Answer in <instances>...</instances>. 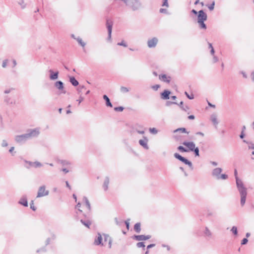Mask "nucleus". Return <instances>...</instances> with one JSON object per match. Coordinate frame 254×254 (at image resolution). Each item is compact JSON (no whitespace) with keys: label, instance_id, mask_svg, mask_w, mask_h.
Returning <instances> with one entry per match:
<instances>
[{"label":"nucleus","instance_id":"f257e3e1","mask_svg":"<svg viewBox=\"0 0 254 254\" xmlns=\"http://www.w3.org/2000/svg\"><path fill=\"white\" fill-rule=\"evenodd\" d=\"M234 175L236 181L237 189L241 196V204L243 206L245 205L247 195V189L245 187L243 181L238 177L237 171H234Z\"/></svg>","mask_w":254,"mask_h":254},{"label":"nucleus","instance_id":"f03ea898","mask_svg":"<svg viewBox=\"0 0 254 254\" xmlns=\"http://www.w3.org/2000/svg\"><path fill=\"white\" fill-rule=\"evenodd\" d=\"M39 134V131L38 129H34L31 130L29 133L17 135L15 137V140L17 142H22L26 141L29 138L37 136Z\"/></svg>","mask_w":254,"mask_h":254},{"label":"nucleus","instance_id":"7ed1b4c3","mask_svg":"<svg viewBox=\"0 0 254 254\" xmlns=\"http://www.w3.org/2000/svg\"><path fill=\"white\" fill-rule=\"evenodd\" d=\"M94 244L96 245H101L102 246H106L108 245L109 248H111L112 240L111 238L106 235H104V241H103V237L99 233L98 234L97 238L94 241Z\"/></svg>","mask_w":254,"mask_h":254},{"label":"nucleus","instance_id":"20e7f679","mask_svg":"<svg viewBox=\"0 0 254 254\" xmlns=\"http://www.w3.org/2000/svg\"><path fill=\"white\" fill-rule=\"evenodd\" d=\"M197 18L198 23H199L200 27L201 28L205 29L206 28V26L204 22L207 19L206 14L202 10H199L198 12Z\"/></svg>","mask_w":254,"mask_h":254},{"label":"nucleus","instance_id":"39448f33","mask_svg":"<svg viewBox=\"0 0 254 254\" xmlns=\"http://www.w3.org/2000/svg\"><path fill=\"white\" fill-rule=\"evenodd\" d=\"M222 169L220 168H216L213 170L212 174L213 176L215 177L217 179L226 180L227 178V175L225 174L220 175Z\"/></svg>","mask_w":254,"mask_h":254},{"label":"nucleus","instance_id":"423d86ee","mask_svg":"<svg viewBox=\"0 0 254 254\" xmlns=\"http://www.w3.org/2000/svg\"><path fill=\"white\" fill-rule=\"evenodd\" d=\"M49 194V191L46 190L45 186H41L38 191L37 197H41L48 195Z\"/></svg>","mask_w":254,"mask_h":254},{"label":"nucleus","instance_id":"0eeeda50","mask_svg":"<svg viewBox=\"0 0 254 254\" xmlns=\"http://www.w3.org/2000/svg\"><path fill=\"white\" fill-rule=\"evenodd\" d=\"M174 156L175 157V158H176L177 159H179V160H180L181 161L183 162L184 164H185L186 165H188L191 169L192 168L191 163L190 161L187 160V159H186L184 157H182V156H181L178 153H175L174 154Z\"/></svg>","mask_w":254,"mask_h":254},{"label":"nucleus","instance_id":"6e6552de","mask_svg":"<svg viewBox=\"0 0 254 254\" xmlns=\"http://www.w3.org/2000/svg\"><path fill=\"white\" fill-rule=\"evenodd\" d=\"M132 9L136 10L141 6V3L138 0H129V3Z\"/></svg>","mask_w":254,"mask_h":254},{"label":"nucleus","instance_id":"1a4fd4ad","mask_svg":"<svg viewBox=\"0 0 254 254\" xmlns=\"http://www.w3.org/2000/svg\"><path fill=\"white\" fill-rule=\"evenodd\" d=\"M148 139L146 137L144 136L143 139L139 140V144L142 146L144 149H148L149 147L148 146Z\"/></svg>","mask_w":254,"mask_h":254},{"label":"nucleus","instance_id":"9d476101","mask_svg":"<svg viewBox=\"0 0 254 254\" xmlns=\"http://www.w3.org/2000/svg\"><path fill=\"white\" fill-rule=\"evenodd\" d=\"M183 144L187 147L189 150L192 151H193L195 147L194 143L192 141H184Z\"/></svg>","mask_w":254,"mask_h":254},{"label":"nucleus","instance_id":"9b49d317","mask_svg":"<svg viewBox=\"0 0 254 254\" xmlns=\"http://www.w3.org/2000/svg\"><path fill=\"white\" fill-rule=\"evenodd\" d=\"M159 78L161 81L167 83H169L171 81V77L164 74L159 75Z\"/></svg>","mask_w":254,"mask_h":254},{"label":"nucleus","instance_id":"f8f14e48","mask_svg":"<svg viewBox=\"0 0 254 254\" xmlns=\"http://www.w3.org/2000/svg\"><path fill=\"white\" fill-rule=\"evenodd\" d=\"M158 42V39L156 38H153L148 41V46L149 48L155 47Z\"/></svg>","mask_w":254,"mask_h":254},{"label":"nucleus","instance_id":"ddd939ff","mask_svg":"<svg viewBox=\"0 0 254 254\" xmlns=\"http://www.w3.org/2000/svg\"><path fill=\"white\" fill-rule=\"evenodd\" d=\"M135 239L137 241H143V240H146L151 238V236L150 235H137L134 236Z\"/></svg>","mask_w":254,"mask_h":254},{"label":"nucleus","instance_id":"4468645a","mask_svg":"<svg viewBox=\"0 0 254 254\" xmlns=\"http://www.w3.org/2000/svg\"><path fill=\"white\" fill-rule=\"evenodd\" d=\"M171 94V92L168 90H165L161 93V98L164 100H167L169 99V95Z\"/></svg>","mask_w":254,"mask_h":254},{"label":"nucleus","instance_id":"2eb2a0df","mask_svg":"<svg viewBox=\"0 0 254 254\" xmlns=\"http://www.w3.org/2000/svg\"><path fill=\"white\" fill-rule=\"evenodd\" d=\"M107 28L108 31V39L109 40H111V34H112V23H109V22H107Z\"/></svg>","mask_w":254,"mask_h":254},{"label":"nucleus","instance_id":"dca6fc26","mask_svg":"<svg viewBox=\"0 0 254 254\" xmlns=\"http://www.w3.org/2000/svg\"><path fill=\"white\" fill-rule=\"evenodd\" d=\"M210 119L214 125H215L216 126H217V125L218 124V121L217 117L216 115H215V114L211 115V116L210 117Z\"/></svg>","mask_w":254,"mask_h":254},{"label":"nucleus","instance_id":"f3484780","mask_svg":"<svg viewBox=\"0 0 254 254\" xmlns=\"http://www.w3.org/2000/svg\"><path fill=\"white\" fill-rule=\"evenodd\" d=\"M49 72L51 73L50 77L51 80H55L58 78L59 72L58 71L54 72L52 70H50Z\"/></svg>","mask_w":254,"mask_h":254},{"label":"nucleus","instance_id":"a211bd4d","mask_svg":"<svg viewBox=\"0 0 254 254\" xmlns=\"http://www.w3.org/2000/svg\"><path fill=\"white\" fill-rule=\"evenodd\" d=\"M103 99L106 101V104L107 106L112 107V104L111 103L109 98H108V97L107 95H104L103 96Z\"/></svg>","mask_w":254,"mask_h":254},{"label":"nucleus","instance_id":"6ab92c4d","mask_svg":"<svg viewBox=\"0 0 254 254\" xmlns=\"http://www.w3.org/2000/svg\"><path fill=\"white\" fill-rule=\"evenodd\" d=\"M19 203L21 204V205H23L24 206H28V203L27 199L25 197H22L20 199V200L19 201Z\"/></svg>","mask_w":254,"mask_h":254},{"label":"nucleus","instance_id":"aec40b11","mask_svg":"<svg viewBox=\"0 0 254 254\" xmlns=\"http://www.w3.org/2000/svg\"><path fill=\"white\" fill-rule=\"evenodd\" d=\"M56 86L60 90L64 89L63 83L61 81H57L55 83Z\"/></svg>","mask_w":254,"mask_h":254},{"label":"nucleus","instance_id":"412c9836","mask_svg":"<svg viewBox=\"0 0 254 254\" xmlns=\"http://www.w3.org/2000/svg\"><path fill=\"white\" fill-rule=\"evenodd\" d=\"M70 82L74 86H76L78 85V81L74 77H70Z\"/></svg>","mask_w":254,"mask_h":254},{"label":"nucleus","instance_id":"4be33fe9","mask_svg":"<svg viewBox=\"0 0 254 254\" xmlns=\"http://www.w3.org/2000/svg\"><path fill=\"white\" fill-rule=\"evenodd\" d=\"M109 184V179L108 178H107L104 181L103 184V189L105 190H107L108 189V185Z\"/></svg>","mask_w":254,"mask_h":254},{"label":"nucleus","instance_id":"5701e85b","mask_svg":"<svg viewBox=\"0 0 254 254\" xmlns=\"http://www.w3.org/2000/svg\"><path fill=\"white\" fill-rule=\"evenodd\" d=\"M74 39H75L78 43L83 47L85 46V43L82 41V39L80 37H77L76 38H74L73 35L72 36Z\"/></svg>","mask_w":254,"mask_h":254},{"label":"nucleus","instance_id":"b1692460","mask_svg":"<svg viewBox=\"0 0 254 254\" xmlns=\"http://www.w3.org/2000/svg\"><path fill=\"white\" fill-rule=\"evenodd\" d=\"M134 229L137 233H139L141 230L140 224L139 223H136L134 225Z\"/></svg>","mask_w":254,"mask_h":254},{"label":"nucleus","instance_id":"393cba45","mask_svg":"<svg viewBox=\"0 0 254 254\" xmlns=\"http://www.w3.org/2000/svg\"><path fill=\"white\" fill-rule=\"evenodd\" d=\"M83 200L85 202L86 207L88 210H90V204L87 197H84Z\"/></svg>","mask_w":254,"mask_h":254},{"label":"nucleus","instance_id":"a878e982","mask_svg":"<svg viewBox=\"0 0 254 254\" xmlns=\"http://www.w3.org/2000/svg\"><path fill=\"white\" fill-rule=\"evenodd\" d=\"M83 200L85 202L86 207L88 210H90V204L87 197H84Z\"/></svg>","mask_w":254,"mask_h":254},{"label":"nucleus","instance_id":"bb28decb","mask_svg":"<svg viewBox=\"0 0 254 254\" xmlns=\"http://www.w3.org/2000/svg\"><path fill=\"white\" fill-rule=\"evenodd\" d=\"M204 234H205V236H206L207 237H210L211 236V231L207 227L205 228Z\"/></svg>","mask_w":254,"mask_h":254},{"label":"nucleus","instance_id":"cd10ccee","mask_svg":"<svg viewBox=\"0 0 254 254\" xmlns=\"http://www.w3.org/2000/svg\"><path fill=\"white\" fill-rule=\"evenodd\" d=\"M80 221L86 227H87V228H89V226L91 224V222L89 221H87L86 222H84L82 220H81Z\"/></svg>","mask_w":254,"mask_h":254},{"label":"nucleus","instance_id":"c85d7f7f","mask_svg":"<svg viewBox=\"0 0 254 254\" xmlns=\"http://www.w3.org/2000/svg\"><path fill=\"white\" fill-rule=\"evenodd\" d=\"M149 131L150 133L154 134H156L158 132V130H157V129L154 127L150 128Z\"/></svg>","mask_w":254,"mask_h":254},{"label":"nucleus","instance_id":"c756f323","mask_svg":"<svg viewBox=\"0 0 254 254\" xmlns=\"http://www.w3.org/2000/svg\"><path fill=\"white\" fill-rule=\"evenodd\" d=\"M231 231L235 235H237L238 234L237 228L236 226L232 227Z\"/></svg>","mask_w":254,"mask_h":254},{"label":"nucleus","instance_id":"7c9ffc66","mask_svg":"<svg viewBox=\"0 0 254 254\" xmlns=\"http://www.w3.org/2000/svg\"><path fill=\"white\" fill-rule=\"evenodd\" d=\"M121 91L123 93H127L129 91V89L126 87H121Z\"/></svg>","mask_w":254,"mask_h":254},{"label":"nucleus","instance_id":"2f4dec72","mask_svg":"<svg viewBox=\"0 0 254 254\" xmlns=\"http://www.w3.org/2000/svg\"><path fill=\"white\" fill-rule=\"evenodd\" d=\"M178 150H180V151L181 152H188V150L186 149H185L184 147H183L182 146H179L178 148Z\"/></svg>","mask_w":254,"mask_h":254},{"label":"nucleus","instance_id":"473e14b6","mask_svg":"<svg viewBox=\"0 0 254 254\" xmlns=\"http://www.w3.org/2000/svg\"><path fill=\"white\" fill-rule=\"evenodd\" d=\"M178 131H181L182 132H184V133L187 132V131H186V129L185 128H178V129L175 130L174 131V132H177Z\"/></svg>","mask_w":254,"mask_h":254},{"label":"nucleus","instance_id":"72a5a7b5","mask_svg":"<svg viewBox=\"0 0 254 254\" xmlns=\"http://www.w3.org/2000/svg\"><path fill=\"white\" fill-rule=\"evenodd\" d=\"M85 87L84 86L82 85V86H80L77 89V91H78V92L79 94H81V93H82V89H85Z\"/></svg>","mask_w":254,"mask_h":254},{"label":"nucleus","instance_id":"f704fd0d","mask_svg":"<svg viewBox=\"0 0 254 254\" xmlns=\"http://www.w3.org/2000/svg\"><path fill=\"white\" fill-rule=\"evenodd\" d=\"M32 165L35 167H39L42 166V164L39 162H35L32 163Z\"/></svg>","mask_w":254,"mask_h":254},{"label":"nucleus","instance_id":"c9c22d12","mask_svg":"<svg viewBox=\"0 0 254 254\" xmlns=\"http://www.w3.org/2000/svg\"><path fill=\"white\" fill-rule=\"evenodd\" d=\"M194 152V153H195V155L196 156H199V149L198 147H195L194 148V149L193 150Z\"/></svg>","mask_w":254,"mask_h":254},{"label":"nucleus","instance_id":"e433bc0d","mask_svg":"<svg viewBox=\"0 0 254 254\" xmlns=\"http://www.w3.org/2000/svg\"><path fill=\"white\" fill-rule=\"evenodd\" d=\"M137 246L138 248H141V247L144 248L145 245L143 242H139L137 244Z\"/></svg>","mask_w":254,"mask_h":254},{"label":"nucleus","instance_id":"4c0bfd02","mask_svg":"<svg viewBox=\"0 0 254 254\" xmlns=\"http://www.w3.org/2000/svg\"><path fill=\"white\" fill-rule=\"evenodd\" d=\"M114 110L116 111H120V112H122L124 110V108L123 107H115L114 108Z\"/></svg>","mask_w":254,"mask_h":254},{"label":"nucleus","instance_id":"58836bf2","mask_svg":"<svg viewBox=\"0 0 254 254\" xmlns=\"http://www.w3.org/2000/svg\"><path fill=\"white\" fill-rule=\"evenodd\" d=\"M214 4H215V2L214 1H213L211 4H210V5H209L208 6V8L210 10H212L213 9H214Z\"/></svg>","mask_w":254,"mask_h":254},{"label":"nucleus","instance_id":"ea45409f","mask_svg":"<svg viewBox=\"0 0 254 254\" xmlns=\"http://www.w3.org/2000/svg\"><path fill=\"white\" fill-rule=\"evenodd\" d=\"M185 94L187 96V97L190 99H192L194 98V96L192 94L190 95L187 92H185Z\"/></svg>","mask_w":254,"mask_h":254},{"label":"nucleus","instance_id":"a19ab883","mask_svg":"<svg viewBox=\"0 0 254 254\" xmlns=\"http://www.w3.org/2000/svg\"><path fill=\"white\" fill-rule=\"evenodd\" d=\"M182 109L186 112H187V111H189L190 108L188 106L186 105L184 107H182Z\"/></svg>","mask_w":254,"mask_h":254},{"label":"nucleus","instance_id":"79ce46f5","mask_svg":"<svg viewBox=\"0 0 254 254\" xmlns=\"http://www.w3.org/2000/svg\"><path fill=\"white\" fill-rule=\"evenodd\" d=\"M84 100V98L80 95L79 99L77 100V101L78 102V104H80Z\"/></svg>","mask_w":254,"mask_h":254},{"label":"nucleus","instance_id":"37998d69","mask_svg":"<svg viewBox=\"0 0 254 254\" xmlns=\"http://www.w3.org/2000/svg\"><path fill=\"white\" fill-rule=\"evenodd\" d=\"M118 45L119 46H123L125 47H126L127 46V44L124 41H122L121 43H118Z\"/></svg>","mask_w":254,"mask_h":254},{"label":"nucleus","instance_id":"c03bdc74","mask_svg":"<svg viewBox=\"0 0 254 254\" xmlns=\"http://www.w3.org/2000/svg\"><path fill=\"white\" fill-rule=\"evenodd\" d=\"M30 207L34 211L36 210V207L34 205V203L33 201L31 202V203L30 204Z\"/></svg>","mask_w":254,"mask_h":254},{"label":"nucleus","instance_id":"a18cd8bd","mask_svg":"<svg viewBox=\"0 0 254 254\" xmlns=\"http://www.w3.org/2000/svg\"><path fill=\"white\" fill-rule=\"evenodd\" d=\"M1 145L3 147H6L8 145V143H7L6 140H4L2 141Z\"/></svg>","mask_w":254,"mask_h":254},{"label":"nucleus","instance_id":"49530a36","mask_svg":"<svg viewBox=\"0 0 254 254\" xmlns=\"http://www.w3.org/2000/svg\"><path fill=\"white\" fill-rule=\"evenodd\" d=\"M247 242H248L247 239V238H244L242 241L241 244L242 245H245V244H247Z\"/></svg>","mask_w":254,"mask_h":254},{"label":"nucleus","instance_id":"de8ad7c7","mask_svg":"<svg viewBox=\"0 0 254 254\" xmlns=\"http://www.w3.org/2000/svg\"><path fill=\"white\" fill-rule=\"evenodd\" d=\"M248 147H249V149H254V144H253L252 143H249Z\"/></svg>","mask_w":254,"mask_h":254},{"label":"nucleus","instance_id":"09e8293b","mask_svg":"<svg viewBox=\"0 0 254 254\" xmlns=\"http://www.w3.org/2000/svg\"><path fill=\"white\" fill-rule=\"evenodd\" d=\"M172 104H177V103L176 102H171L170 101H168L166 103V106H169L170 105H171Z\"/></svg>","mask_w":254,"mask_h":254},{"label":"nucleus","instance_id":"8fccbe9b","mask_svg":"<svg viewBox=\"0 0 254 254\" xmlns=\"http://www.w3.org/2000/svg\"><path fill=\"white\" fill-rule=\"evenodd\" d=\"M213 63H216L218 61V59L217 57H216L215 56H213Z\"/></svg>","mask_w":254,"mask_h":254},{"label":"nucleus","instance_id":"3c124183","mask_svg":"<svg viewBox=\"0 0 254 254\" xmlns=\"http://www.w3.org/2000/svg\"><path fill=\"white\" fill-rule=\"evenodd\" d=\"M80 207L81 204L80 203H78L76 206V208H77L80 212H82V210L79 209Z\"/></svg>","mask_w":254,"mask_h":254},{"label":"nucleus","instance_id":"603ef678","mask_svg":"<svg viewBox=\"0 0 254 254\" xmlns=\"http://www.w3.org/2000/svg\"><path fill=\"white\" fill-rule=\"evenodd\" d=\"M163 6H168V0H164Z\"/></svg>","mask_w":254,"mask_h":254},{"label":"nucleus","instance_id":"864d4df0","mask_svg":"<svg viewBox=\"0 0 254 254\" xmlns=\"http://www.w3.org/2000/svg\"><path fill=\"white\" fill-rule=\"evenodd\" d=\"M123 2H124L127 5H130L129 0H122Z\"/></svg>","mask_w":254,"mask_h":254},{"label":"nucleus","instance_id":"5fc2aeb1","mask_svg":"<svg viewBox=\"0 0 254 254\" xmlns=\"http://www.w3.org/2000/svg\"><path fill=\"white\" fill-rule=\"evenodd\" d=\"M6 64H7V61L6 60H5L2 63V67H5L6 66Z\"/></svg>","mask_w":254,"mask_h":254},{"label":"nucleus","instance_id":"6e6d98bb","mask_svg":"<svg viewBox=\"0 0 254 254\" xmlns=\"http://www.w3.org/2000/svg\"><path fill=\"white\" fill-rule=\"evenodd\" d=\"M125 223H126V225L127 226V229H129V222L128 221V220H127L125 222Z\"/></svg>","mask_w":254,"mask_h":254},{"label":"nucleus","instance_id":"4d7b16f0","mask_svg":"<svg viewBox=\"0 0 254 254\" xmlns=\"http://www.w3.org/2000/svg\"><path fill=\"white\" fill-rule=\"evenodd\" d=\"M160 86L159 85H156L155 86H153L152 88L155 90H157L159 88Z\"/></svg>","mask_w":254,"mask_h":254},{"label":"nucleus","instance_id":"13d9d810","mask_svg":"<svg viewBox=\"0 0 254 254\" xmlns=\"http://www.w3.org/2000/svg\"><path fill=\"white\" fill-rule=\"evenodd\" d=\"M241 73L242 74V75H243V77H244V78H247V74L246 73V72H244V71H242V72H241Z\"/></svg>","mask_w":254,"mask_h":254},{"label":"nucleus","instance_id":"bf43d9fd","mask_svg":"<svg viewBox=\"0 0 254 254\" xmlns=\"http://www.w3.org/2000/svg\"><path fill=\"white\" fill-rule=\"evenodd\" d=\"M188 119L190 120H193L194 119V116L193 115H190L188 117Z\"/></svg>","mask_w":254,"mask_h":254},{"label":"nucleus","instance_id":"052dcab7","mask_svg":"<svg viewBox=\"0 0 254 254\" xmlns=\"http://www.w3.org/2000/svg\"><path fill=\"white\" fill-rule=\"evenodd\" d=\"M65 184H66V187H67V188H69V189H70H70H71V187L70 186V185H69V184L68 182L67 181H66V182H65Z\"/></svg>","mask_w":254,"mask_h":254},{"label":"nucleus","instance_id":"680f3d73","mask_svg":"<svg viewBox=\"0 0 254 254\" xmlns=\"http://www.w3.org/2000/svg\"><path fill=\"white\" fill-rule=\"evenodd\" d=\"M251 77L253 81H254V71L251 73Z\"/></svg>","mask_w":254,"mask_h":254},{"label":"nucleus","instance_id":"e2e57ef3","mask_svg":"<svg viewBox=\"0 0 254 254\" xmlns=\"http://www.w3.org/2000/svg\"><path fill=\"white\" fill-rule=\"evenodd\" d=\"M214 48H212V49H211L210 50V53L211 54V55H212L213 56H214Z\"/></svg>","mask_w":254,"mask_h":254},{"label":"nucleus","instance_id":"0e129e2a","mask_svg":"<svg viewBox=\"0 0 254 254\" xmlns=\"http://www.w3.org/2000/svg\"><path fill=\"white\" fill-rule=\"evenodd\" d=\"M162 247H165V248H167L168 251H169L170 249L169 246H166V245H162Z\"/></svg>","mask_w":254,"mask_h":254},{"label":"nucleus","instance_id":"69168bd1","mask_svg":"<svg viewBox=\"0 0 254 254\" xmlns=\"http://www.w3.org/2000/svg\"><path fill=\"white\" fill-rule=\"evenodd\" d=\"M244 136H245V134L243 132V131H242L240 137L241 138H243L244 137Z\"/></svg>","mask_w":254,"mask_h":254},{"label":"nucleus","instance_id":"338daca9","mask_svg":"<svg viewBox=\"0 0 254 254\" xmlns=\"http://www.w3.org/2000/svg\"><path fill=\"white\" fill-rule=\"evenodd\" d=\"M196 134H197V135H201L202 136H204V133L201 132H197Z\"/></svg>","mask_w":254,"mask_h":254},{"label":"nucleus","instance_id":"774afa93","mask_svg":"<svg viewBox=\"0 0 254 254\" xmlns=\"http://www.w3.org/2000/svg\"><path fill=\"white\" fill-rule=\"evenodd\" d=\"M155 246V244H150L147 246V249L151 248Z\"/></svg>","mask_w":254,"mask_h":254}]
</instances>
